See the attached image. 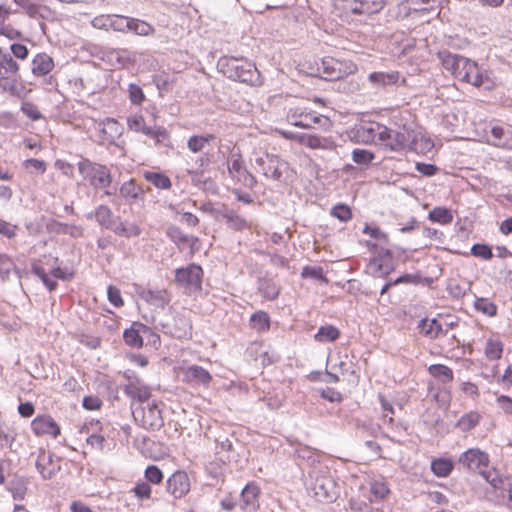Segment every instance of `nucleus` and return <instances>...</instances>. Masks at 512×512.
<instances>
[{
  "mask_svg": "<svg viewBox=\"0 0 512 512\" xmlns=\"http://www.w3.org/2000/svg\"><path fill=\"white\" fill-rule=\"evenodd\" d=\"M471 253L476 257H481L489 260L493 257L491 248L485 244H474L471 248Z\"/></svg>",
  "mask_w": 512,
  "mask_h": 512,
  "instance_id": "62",
  "label": "nucleus"
},
{
  "mask_svg": "<svg viewBox=\"0 0 512 512\" xmlns=\"http://www.w3.org/2000/svg\"><path fill=\"white\" fill-rule=\"evenodd\" d=\"M146 136L152 139L157 147H171L170 135L163 126L154 125Z\"/></svg>",
  "mask_w": 512,
  "mask_h": 512,
  "instance_id": "32",
  "label": "nucleus"
},
{
  "mask_svg": "<svg viewBox=\"0 0 512 512\" xmlns=\"http://www.w3.org/2000/svg\"><path fill=\"white\" fill-rule=\"evenodd\" d=\"M21 111L31 120H39L42 118V114L36 105L29 102H24L21 106Z\"/></svg>",
  "mask_w": 512,
  "mask_h": 512,
  "instance_id": "64",
  "label": "nucleus"
},
{
  "mask_svg": "<svg viewBox=\"0 0 512 512\" xmlns=\"http://www.w3.org/2000/svg\"><path fill=\"white\" fill-rule=\"evenodd\" d=\"M141 331L147 332L148 328L145 325H137L134 323L129 329L123 333L125 343L133 348H141L143 346V338Z\"/></svg>",
  "mask_w": 512,
  "mask_h": 512,
  "instance_id": "25",
  "label": "nucleus"
},
{
  "mask_svg": "<svg viewBox=\"0 0 512 512\" xmlns=\"http://www.w3.org/2000/svg\"><path fill=\"white\" fill-rule=\"evenodd\" d=\"M399 77V73L395 71L373 72L368 76V80L376 87L386 88L397 84Z\"/></svg>",
  "mask_w": 512,
  "mask_h": 512,
  "instance_id": "24",
  "label": "nucleus"
},
{
  "mask_svg": "<svg viewBox=\"0 0 512 512\" xmlns=\"http://www.w3.org/2000/svg\"><path fill=\"white\" fill-rule=\"evenodd\" d=\"M480 419L481 415L477 411H470L457 421L456 427L462 432H468L479 424Z\"/></svg>",
  "mask_w": 512,
  "mask_h": 512,
  "instance_id": "34",
  "label": "nucleus"
},
{
  "mask_svg": "<svg viewBox=\"0 0 512 512\" xmlns=\"http://www.w3.org/2000/svg\"><path fill=\"white\" fill-rule=\"evenodd\" d=\"M164 328L167 333L178 339H186L192 336L191 320L182 314H176L171 322L164 325Z\"/></svg>",
  "mask_w": 512,
  "mask_h": 512,
  "instance_id": "13",
  "label": "nucleus"
},
{
  "mask_svg": "<svg viewBox=\"0 0 512 512\" xmlns=\"http://www.w3.org/2000/svg\"><path fill=\"white\" fill-rule=\"evenodd\" d=\"M217 67L229 79L251 85L259 83L260 74L256 66L246 58L221 57Z\"/></svg>",
  "mask_w": 512,
  "mask_h": 512,
  "instance_id": "2",
  "label": "nucleus"
},
{
  "mask_svg": "<svg viewBox=\"0 0 512 512\" xmlns=\"http://www.w3.org/2000/svg\"><path fill=\"white\" fill-rule=\"evenodd\" d=\"M31 18H36L39 15L40 6L34 0H13Z\"/></svg>",
  "mask_w": 512,
  "mask_h": 512,
  "instance_id": "56",
  "label": "nucleus"
},
{
  "mask_svg": "<svg viewBox=\"0 0 512 512\" xmlns=\"http://www.w3.org/2000/svg\"><path fill=\"white\" fill-rule=\"evenodd\" d=\"M222 220H225L229 228L241 231L248 227L247 221L235 211L225 208L218 212Z\"/></svg>",
  "mask_w": 512,
  "mask_h": 512,
  "instance_id": "27",
  "label": "nucleus"
},
{
  "mask_svg": "<svg viewBox=\"0 0 512 512\" xmlns=\"http://www.w3.org/2000/svg\"><path fill=\"white\" fill-rule=\"evenodd\" d=\"M385 6L383 0H350L347 3V8L351 13L357 15H371L378 13Z\"/></svg>",
  "mask_w": 512,
  "mask_h": 512,
  "instance_id": "17",
  "label": "nucleus"
},
{
  "mask_svg": "<svg viewBox=\"0 0 512 512\" xmlns=\"http://www.w3.org/2000/svg\"><path fill=\"white\" fill-rule=\"evenodd\" d=\"M133 417L140 422L145 429L158 430L163 424L161 410L157 404H148L146 407H137L133 411Z\"/></svg>",
  "mask_w": 512,
  "mask_h": 512,
  "instance_id": "9",
  "label": "nucleus"
},
{
  "mask_svg": "<svg viewBox=\"0 0 512 512\" xmlns=\"http://www.w3.org/2000/svg\"><path fill=\"white\" fill-rule=\"evenodd\" d=\"M509 132L501 126H493L491 128V137L488 138V143L496 147H506Z\"/></svg>",
  "mask_w": 512,
  "mask_h": 512,
  "instance_id": "39",
  "label": "nucleus"
},
{
  "mask_svg": "<svg viewBox=\"0 0 512 512\" xmlns=\"http://www.w3.org/2000/svg\"><path fill=\"white\" fill-rule=\"evenodd\" d=\"M36 468L43 479H51L60 470V464L58 460L53 459L51 453L41 450L36 460Z\"/></svg>",
  "mask_w": 512,
  "mask_h": 512,
  "instance_id": "15",
  "label": "nucleus"
},
{
  "mask_svg": "<svg viewBox=\"0 0 512 512\" xmlns=\"http://www.w3.org/2000/svg\"><path fill=\"white\" fill-rule=\"evenodd\" d=\"M54 68V61L47 53H38L32 60L31 71L35 76H45Z\"/></svg>",
  "mask_w": 512,
  "mask_h": 512,
  "instance_id": "23",
  "label": "nucleus"
},
{
  "mask_svg": "<svg viewBox=\"0 0 512 512\" xmlns=\"http://www.w3.org/2000/svg\"><path fill=\"white\" fill-rule=\"evenodd\" d=\"M95 218L105 228H110L112 225V211L106 205H100L96 208Z\"/></svg>",
  "mask_w": 512,
  "mask_h": 512,
  "instance_id": "48",
  "label": "nucleus"
},
{
  "mask_svg": "<svg viewBox=\"0 0 512 512\" xmlns=\"http://www.w3.org/2000/svg\"><path fill=\"white\" fill-rule=\"evenodd\" d=\"M418 328L427 337L437 338L441 334H447V330H443L441 323L437 319L424 318L419 322Z\"/></svg>",
  "mask_w": 512,
  "mask_h": 512,
  "instance_id": "29",
  "label": "nucleus"
},
{
  "mask_svg": "<svg viewBox=\"0 0 512 512\" xmlns=\"http://www.w3.org/2000/svg\"><path fill=\"white\" fill-rule=\"evenodd\" d=\"M214 139V136L211 134L208 135H195L189 138L187 146L188 148L196 153L204 149L206 145H208L212 140Z\"/></svg>",
  "mask_w": 512,
  "mask_h": 512,
  "instance_id": "46",
  "label": "nucleus"
},
{
  "mask_svg": "<svg viewBox=\"0 0 512 512\" xmlns=\"http://www.w3.org/2000/svg\"><path fill=\"white\" fill-rule=\"evenodd\" d=\"M431 470L438 477H447L453 470V462L447 458L435 459L431 462Z\"/></svg>",
  "mask_w": 512,
  "mask_h": 512,
  "instance_id": "38",
  "label": "nucleus"
},
{
  "mask_svg": "<svg viewBox=\"0 0 512 512\" xmlns=\"http://www.w3.org/2000/svg\"><path fill=\"white\" fill-rule=\"evenodd\" d=\"M371 494L374 500L384 499L390 492L387 483L384 480H374L371 482Z\"/></svg>",
  "mask_w": 512,
  "mask_h": 512,
  "instance_id": "50",
  "label": "nucleus"
},
{
  "mask_svg": "<svg viewBox=\"0 0 512 512\" xmlns=\"http://www.w3.org/2000/svg\"><path fill=\"white\" fill-rule=\"evenodd\" d=\"M107 57L119 67H126L136 61L135 53L128 49H111L107 52Z\"/></svg>",
  "mask_w": 512,
  "mask_h": 512,
  "instance_id": "26",
  "label": "nucleus"
},
{
  "mask_svg": "<svg viewBox=\"0 0 512 512\" xmlns=\"http://www.w3.org/2000/svg\"><path fill=\"white\" fill-rule=\"evenodd\" d=\"M308 491L319 502H333L339 495V486L327 469L313 470Z\"/></svg>",
  "mask_w": 512,
  "mask_h": 512,
  "instance_id": "3",
  "label": "nucleus"
},
{
  "mask_svg": "<svg viewBox=\"0 0 512 512\" xmlns=\"http://www.w3.org/2000/svg\"><path fill=\"white\" fill-rule=\"evenodd\" d=\"M140 228L136 224H129L126 225L124 223H121L116 228V233L124 235L126 237H135L140 235Z\"/></svg>",
  "mask_w": 512,
  "mask_h": 512,
  "instance_id": "63",
  "label": "nucleus"
},
{
  "mask_svg": "<svg viewBox=\"0 0 512 512\" xmlns=\"http://www.w3.org/2000/svg\"><path fill=\"white\" fill-rule=\"evenodd\" d=\"M145 477L149 482L159 484L163 479V473L157 466L150 465L145 470Z\"/></svg>",
  "mask_w": 512,
  "mask_h": 512,
  "instance_id": "60",
  "label": "nucleus"
},
{
  "mask_svg": "<svg viewBox=\"0 0 512 512\" xmlns=\"http://www.w3.org/2000/svg\"><path fill=\"white\" fill-rule=\"evenodd\" d=\"M128 92L129 98L133 104L140 105L145 99L142 88L136 84H130Z\"/></svg>",
  "mask_w": 512,
  "mask_h": 512,
  "instance_id": "61",
  "label": "nucleus"
},
{
  "mask_svg": "<svg viewBox=\"0 0 512 512\" xmlns=\"http://www.w3.org/2000/svg\"><path fill=\"white\" fill-rule=\"evenodd\" d=\"M124 392L133 400H137L141 404L146 402L150 396L149 388L142 383L139 378H133L124 387Z\"/></svg>",
  "mask_w": 512,
  "mask_h": 512,
  "instance_id": "21",
  "label": "nucleus"
},
{
  "mask_svg": "<svg viewBox=\"0 0 512 512\" xmlns=\"http://www.w3.org/2000/svg\"><path fill=\"white\" fill-rule=\"evenodd\" d=\"M357 67L351 61H340L332 57L322 59L318 71H322L323 78L335 81L344 78L356 71Z\"/></svg>",
  "mask_w": 512,
  "mask_h": 512,
  "instance_id": "8",
  "label": "nucleus"
},
{
  "mask_svg": "<svg viewBox=\"0 0 512 512\" xmlns=\"http://www.w3.org/2000/svg\"><path fill=\"white\" fill-rule=\"evenodd\" d=\"M260 293L269 300L277 298L280 292V288L271 279H262L259 283Z\"/></svg>",
  "mask_w": 512,
  "mask_h": 512,
  "instance_id": "43",
  "label": "nucleus"
},
{
  "mask_svg": "<svg viewBox=\"0 0 512 512\" xmlns=\"http://www.w3.org/2000/svg\"><path fill=\"white\" fill-rule=\"evenodd\" d=\"M146 136L152 139L157 147H171L170 135L163 126L154 125Z\"/></svg>",
  "mask_w": 512,
  "mask_h": 512,
  "instance_id": "33",
  "label": "nucleus"
},
{
  "mask_svg": "<svg viewBox=\"0 0 512 512\" xmlns=\"http://www.w3.org/2000/svg\"><path fill=\"white\" fill-rule=\"evenodd\" d=\"M203 270L197 264H189L175 271V282L187 295H195L202 290Z\"/></svg>",
  "mask_w": 512,
  "mask_h": 512,
  "instance_id": "5",
  "label": "nucleus"
},
{
  "mask_svg": "<svg viewBox=\"0 0 512 512\" xmlns=\"http://www.w3.org/2000/svg\"><path fill=\"white\" fill-rule=\"evenodd\" d=\"M255 164L259 171L269 179L280 181L282 175L288 169V162L274 154L265 153L255 158Z\"/></svg>",
  "mask_w": 512,
  "mask_h": 512,
  "instance_id": "7",
  "label": "nucleus"
},
{
  "mask_svg": "<svg viewBox=\"0 0 512 512\" xmlns=\"http://www.w3.org/2000/svg\"><path fill=\"white\" fill-rule=\"evenodd\" d=\"M489 462L488 455L478 448L468 449L459 457V463L469 469H478Z\"/></svg>",
  "mask_w": 512,
  "mask_h": 512,
  "instance_id": "18",
  "label": "nucleus"
},
{
  "mask_svg": "<svg viewBox=\"0 0 512 512\" xmlns=\"http://www.w3.org/2000/svg\"><path fill=\"white\" fill-rule=\"evenodd\" d=\"M12 272L18 273L13 260L5 254H0V280L2 282L9 280Z\"/></svg>",
  "mask_w": 512,
  "mask_h": 512,
  "instance_id": "47",
  "label": "nucleus"
},
{
  "mask_svg": "<svg viewBox=\"0 0 512 512\" xmlns=\"http://www.w3.org/2000/svg\"><path fill=\"white\" fill-rule=\"evenodd\" d=\"M429 373L443 384L453 381V371L448 366L433 364L428 368Z\"/></svg>",
  "mask_w": 512,
  "mask_h": 512,
  "instance_id": "35",
  "label": "nucleus"
},
{
  "mask_svg": "<svg viewBox=\"0 0 512 512\" xmlns=\"http://www.w3.org/2000/svg\"><path fill=\"white\" fill-rule=\"evenodd\" d=\"M131 18L121 16V15H112V25L111 29L114 31L125 32L130 30Z\"/></svg>",
  "mask_w": 512,
  "mask_h": 512,
  "instance_id": "57",
  "label": "nucleus"
},
{
  "mask_svg": "<svg viewBox=\"0 0 512 512\" xmlns=\"http://www.w3.org/2000/svg\"><path fill=\"white\" fill-rule=\"evenodd\" d=\"M474 308L476 311L489 317L497 315V306L487 298L476 297Z\"/></svg>",
  "mask_w": 512,
  "mask_h": 512,
  "instance_id": "42",
  "label": "nucleus"
},
{
  "mask_svg": "<svg viewBox=\"0 0 512 512\" xmlns=\"http://www.w3.org/2000/svg\"><path fill=\"white\" fill-rule=\"evenodd\" d=\"M383 130L379 145L384 146L390 151H402L405 149L424 153L432 147L430 140L425 139L419 133L413 130L395 131L383 125Z\"/></svg>",
  "mask_w": 512,
  "mask_h": 512,
  "instance_id": "1",
  "label": "nucleus"
},
{
  "mask_svg": "<svg viewBox=\"0 0 512 512\" xmlns=\"http://www.w3.org/2000/svg\"><path fill=\"white\" fill-rule=\"evenodd\" d=\"M288 122L296 127L311 129L316 125L329 130L332 126L330 119L324 115H315L312 112L300 108L291 109L287 114Z\"/></svg>",
  "mask_w": 512,
  "mask_h": 512,
  "instance_id": "6",
  "label": "nucleus"
},
{
  "mask_svg": "<svg viewBox=\"0 0 512 512\" xmlns=\"http://www.w3.org/2000/svg\"><path fill=\"white\" fill-rule=\"evenodd\" d=\"M260 489L257 485L247 484L241 493V509L244 512H255L259 507Z\"/></svg>",
  "mask_w": 512,
  "mask_h": 512,
  "instance_id": "20",
  "label": "nucleus"
},
{
  "mask_svg": "<svg viewBox=\"0 0 512 512\" xmlns=\"http://www.w3.org/2000/svg\"><path fill=\"white\" fill-rule=\"evenodd\" d=\"M374 158V153L366 149H354L352 151V160L358 165H369Z\"/></svg>",
  "mask_w": 512,
  "mask_h": 512,
  "instance_id": "51",
  "label": "nucleus"
},
{
  "mask_svg": "<svg viewBox=\"0 0 512 512\" xmlns=\"http://www.w3.org/2000/svg\"><path fill=\"white\" fill-rule=\"evenodd\" d=\"M78 171L82 178L95 190L109 188L112 183L110 169L103 164L83 158L78 163Z\"/></svg>",
  "mask_w": 512,
  "mask_h": 512,
  "instance_id": "4",
  "label": "nucleus"
},
{
  "mask_svg": "<svg viewBox=\"0 0 512 512\" xmlns=\"http://www.w3.org/2000/svg\"><path fill=\"white\" fill-rule=\"evenodd\" d=\"M33 432L38 435H49L57 438L60 435V426L49 415H40L34 418L31 423Z\"/></svg>",
  "mask_w": 512,
  "mask_h": 512,
  "instance_id": "14",
  "label": "nucleus"
},
{
  "mask_svg": "<svg viewBox=\"0 0 512 512\" xmlns=\"http://www.w3.org/2000/svg\"><path fill=\"white\" fill-rule=\"evenodd\" d=\"M302 278H312L323 282H328L323 274V269L320 266H305L301 272Z\"/></svg>",
  "mask_w": 512,
  "mask_h": 512,
  "instance_id": "53",
  "label": "nucleus"
},
{
  "mask_svg": "<svg viewBox=\"0 0 512 512\" xmlns=\"http://www.w3.org/2000/svg\"><path fill=\"white\" fill-rule=\"evenodd\" d=\"M484 353L489 360L500 359L503 354V343L500 340L488 339Z\"/></svg>",
  "mask_w": 512,
  "mask_h": 512,
  "instance_id": "41",
  "label": "nucleus"
},
{
  "mask_svg": "<svg viewBox=\"0 0 512 512\" xmlns=\"http://www.w3.org/2000/svg\"><path fill=\"white\" fill-rule=\"evenodd\" d=\"M183 382L190 385L208 386L212 380L211 374L201 366L190 365L182 370Z\"/></svg>",
  "mask_w": 512,
  "mask_h": 512,
  "instance_id": "16",
  "label": "nucleus"
},
{
  "mask_svg": "<svg viewBox=\"0 0 512 512\" xmlns=\"http://www.w3.org/2000/svg\"><path fill=\"white\" fill-rule=\"evenodd\" d=\"M19 66L10 54H0V75L3 78L18 77Z\"/></svg>",
  "mask_w": 512,
  "mask_h": 512,
  "instance_id": "31",
  "label": "nucleus"
},
{
  "mask_svg": "<svg viewBox=\"0 0 512 512\" xmlns=\"http://www.w3.org/2000/svg\"><path fill=\"white\" fill-rule=\"evenodd\" d=\"M438 58L440 59L443 67L453 74L457 66H459L460 60H462L463 56L443 50L438 52Z\"/></svg>",
  "mask_w": 512,
  "mask_h": 512,
  "instance_id": "36",
  "label": "nucleus"
},
{
  "mask_svg": "<svg viewBox=\"0 0 512 512\" xmlns=\"http://www.w3.org/2000/svg\"><path fill=\"white\" fill-rule=\"evenodd\" d=\"M166 490L174 499H181L190 491V480L186 472L176 471L166 482Z\"/></svg>",
  "mask_w": 512,
  "mask_h": 512,
  "instance_id": "12",
  "label": "nucleus"
},
{
  "mask_svg": "<svg viewBox=\"0 0 512 512\" xmlns=\"http://www.w3.org/2000/svg\"><path fill=\"white\" fill-rule=\"evenodd\" d=\"M250 323L253 329L258 332L267 331L270 327L269 316L266 312L258 311L252 314Z\"/></svg>",
  "mask_w": 512,
  "mask_h": 512,
  "instance_id": "44",
  "label": "nucleus"
},
{
  "mask_svg": "<svg viewBox=\"0 0 512 512\" xmlns=\"http://www.w3.org/2000/svg\"><path fill=\"white\" fill-rule=\"evenodd\" d=\"M144 178L159 189H169L171 187V180L163 173L145 172Z\"/></svg>",
  "mask_w": 512,
  "mask_h": 512,
  "instance_id": "40",
  "label": "nucleus"
},
{
  "mask_svg": "<svg viewBox=\"0 0 512 512\" xmlns=\"http://www.w3.org/2000/svg\"><path fill=\"white\" fill-rule=\"evenodd\" d=\"M452 75L460 81L477 87L481 86L484 82V76L477 63L465 57L460 60L459 66H457Z\"/></svg>",
  "mask_w": 512,
  "mask_h": 512,
  "instance_id": "10",
  "label": "nucleus"
},
{
  "mask_svg": "<svg viewBox=\"0 0 512 512\" xmlns=\"http://www.w3.org/2000/svg\"><path fill=\"white\" fill-rule=\"evenodd\" d=\"M484 477L487 482L494 488L496 491L504 492L508 491L512 486V478L507 476H501L496 471H489L484 474Z\"/></svg>",
  "mask_w": 512,
  "mask_h": 512,
  "instance_id": "30",
  "label": "nucleus"
},
{
  "mask_svg": "<svg viewBox=\"0 0 512 512\" xmlns=\"http://www.w3.org/2000/svg\"><path fill=\"white\" fill-rule=\"evenodd\" d=\"M167 235L170 237L171 240H173L175 243L178 244H186L189 243L192 237H189L186 235L179 227L177 226H170L167 229Z\"/></svg>",
  "mask_w": 512,
  "mask_h": 512,
  "instance_id": "54",
  "label": "nucleus"
},
{
  "mask_svg": "<svg viewBox=\"0 0 512 512\" xmlns=\"http://www.w3.org/2000/svg\"><path fill=\"white\" fill-rule=\"evenodd\" d=\"M331 215L336 217L342 222H347L352 217V212L349 206L345 204H337L331 210Z\"/></svg>",
  "mask_w": 512,
  "mask_h": 512,
  "instance_id": "58",
  "label": "nucleus"
},
{
  "mask_svg": "<svg viewBox=\"0 0 512 512\" xmlns=\"http://www.w3.org/2000/svg\"><path fill=\"white\" fill-rule=\"evenodd\" d=\"M17 80L18 77L3 78V76L0 75V89L2 92H8L14 95L17 91Z\"/></svg>",
  "mask_w": 512,
  "mask_h": 512,
  "instance_id": "59",
  "label": "nucleus"
},
{
  "mask_svg": "<svg viewBox=\"0 0 512 512\" xmlns=\"http://www.w3.org/2000/svg\"><path fill=\"white\" fill-rule=\"evenodd\" d=\"M10 491L14 500H23L27 492L26 483L22 479L12 481Z\"/></svg>",
  "mask_w": 512,
  "mask_h": 512,
  "instance_id": "55",
  "label": "nucleus"
},
{
  "mask_svg": "<svg viewBox=\"0 0 512 512\" xmlns=\"http://www.w3.org/2000/svg\"><path fill=\"white\" fill-rule=\"evenodd\" d=\"M428 217L431 221L441 224H450L453 221L452 212L449 209L443 207L434 208L429 212Z\"/></svg>",
  "mask_w": 512,
  "mask_h": 512,
  "instance_id": "45",
  "label": "nucleus"
},
{
  "mask_svg": "<svg viewBox=\"0 0 512 512\" xmlns=\"http://www.w3.org/2000/svg\"><path fill=\"white\" fill-rule=\"evenodd\" d=\"M119 192L126 199L136 200L141 194V189L133 180H130L121 185Z\"/></svg>",
  "mask_w": 512,
  "mask_h": 512,
  "instance_id": "49",
  "label": "nucleus"
},
{
  "mask_svg": "<svg viewBox=\"0 0 512 512\" xmlns=\"http://www.w3.org/2000/svg\"><path fill=\"white\" fill-rule=\"evenodd\" d=\"M130 26L131 27L129 31H133L135 34L140 36L150 35L154 31L150 24L138 19L131 18Z\"/></svg>",
  "mask_w": 512,
  "mask_h": 512,
  "instance_id": "52",
  "label": "nucleus"
},
{
  "mask_svg": "<svg viewBox=\"0 0 512 512\" xmlns=\"http://www.w3.org/2000/svg\"><path fill=\"white\" fill-rule=\"evenodd\" d=\"M382 131L384 132L382 124L372 122L355 128L354 138L359 143L379 145L380 138L383 137Z\"/></svg>",
  "mask_w": 512,
  "mask_h": 512,
  "instance_id": "11",
  "label": "nucleus"
},
{
  "mask_svg": "<svg viewBox=\"0 0 512 512\" xmlns=\"http://www.w3.org/2000/svg\"><path fill=\"white\" fill-rule=\"evenodd\" d=\"M142 298L156 307L164 308L171 300L167 290H147L142 293Z\"/></svg>",
  "mask_w": 512,
  "mask_h": 512,
  "instance_id": "28",
  "label": "nucleus"
},
{
  "mask_svg": "<svg viewBox=\"0 0 512 512\" xmlns=\"http://www.w3.org/2000/svg\"><path fill=\"white\" fill-rule=\"evenodd\" d=\"M228 172L231 177L237 179L245 187L252 188L256 185V178L243 166L240 159H234L228 165Z\"/></svg>",
  "mask_w": 512,
  "mask_h": 512,
  "instance_id": "19",
  "label": "nucleus"
},
{
  "mask_svg": "<svg viewBox=\"0 0 512 512\" xmlns=\"http://www.w3.org/2000/svg\"><path fill=\"white\" fill-rule=\"evenodd\" d=\"M340 336V331L332 325L321 326L315 335V340L321 343L336 341Z\"/></svg>",
  "mask_w": 512,
  "mask_h": 512,
  "instance_id": "37",
  "label": "nucleus"
},
{
  "mask_svg": "<svg viewBox=\"0 0 512 512\" xmlns=\"http://www.w3.org/2000/svg\"><path fill=\"white\" fill-rule=\"evenodd\" d=\"M302 145L310 149L334 150L336 144L331 137H321L316 134L304 133Z\"/></svg>",
  "mask_w": 512,
  "mask_h": 512,
  "instance_id": "22",
  "label": "nucleus"
}]
</instances>
